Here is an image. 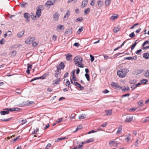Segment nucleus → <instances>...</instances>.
<instances>
[{"label":"nucleus","mask_w":149,"mask_h":149,"mask_svg":"<svg viewBox=\"0 0 149 149\" xmlns=\"http://www.w3.org/2000/svg\"><path fill=\"white\" fill-rule=\"evenodd\" d=\"M143 101L142 100H140L138 102V104L139 106L141 107L143 105Z\"/></svg>","instance_id":"e433bc0d"},{"label":"nucleus","mask_w":149,"mask_h":149,"mask_svg":"<svg viewBox=\"0 0 149 149\" xmlns=\"http://www.w3.org/2000/svg\"><path fill=\"white\" fill-rule=\"evenodd\" d=\"M149 44V41L148 40H146L145 41L142 45V46H144L146 44Z\"/></svg>","instance_id":"5fc2aeb1"},{"label":"nucleus","mask_w":149,"mask_h":149,"mask_svg":"<svg viewBox=\"0 0 149 149\" xmlns=\"http://www.w3.org/2000/svg\"><path fill=\"white\" fill-rule=\"evenodd\" d=\"M95 139L94 138H92L88 140L85 142L86 143H89L90 142H92L94 141Z\"/></svg>","instance_id":"cd10ccee"},{"label":"nucleus","mask_w":149,"mask_h":149,"mask_svg":"<svg viewBox=\"0 0 149 149\" xmlns=\"http://www.w3.org/2000/svg\"><path fill=\"white\" fill-rule=\"evenodd\" d=\"M82 125H79L77 126L75 131H74V132H77V130H79L81 129L82 128Z\"/></svg>","instance_id":"473e14b6"},{"label":"nucleus","mask_w":149,"mask_h":149,"mask_svg":"<svg viewBox=\"0 0 149 149\" xmlns=\"http://www.w3.org/2000/svg\"><path fill=\"white\" fill-rule=\"evenodd\" d=\"M90 10V9L89 8L85 9L84 11L85 15H87L89 13Z\"/></svg>","instance_id":"7c9ffc66"},{"label":"nucleus","mask_w":149,"mask_h":149,"mask_svg":"<svg viewBox=\"0 0 149 149\" xmlns=\"http://www.w3.org/2000/svg\"><path fill=\"white\" fill-rule=\"evenodd\" d=\"M149 121V117H146L143 120V122L144 123L148 122Z\"/></svg>","instance_id":"58836bf2"},{"label":"nucleus","mask_w":149,"mask_h":149,"mask_svg":"<svg viewBox=\"0 0 149 149\" xmlns=\"http://www.w3.org/2000/svg\"><path fill=\"white\" fill-rule=\"evenodd\" d=\"M83 146L82 144H79V145L78 148L79 149H82Z\"/></svg>","instance_id":"774afa93"},{"label":"nucleus","mask_w":149,"mask_h":149,"mask_svg":"<svg viewBox=\"0 0 149 149\" xmlns=\"http://www.w3.org/2000/svg\"><path fill=\"white\" fill-rule=\"evenodd\" d=\"M24 31H22L21 32L17 33V36L19 38H21L24 34Z\"/></svg>","instance_id":"b1692460"},{"label":"nucleus","mask_w":149,"mask_h":149,"mask_svg":"<svg viewBox=\"0 0 149 149\" xmlns=\"http://www.w3.org/2000/svg\"><path fill=\"white\" fill-rule=\"evenodd\" d=\"M72 33V29L68 28L67 29L65 32V34H71Z\"/></svg>","instance_id":"f8f14e48"},{"label":"nucleus","mask_w":149,"mask_h":149,"mask_svg":"<svg viewBox=\"0 0 149 149\" xmlns=\"http://www.w3.org/2000/svg\"><path fill=\"white\" fill-rule=\"evenodd\" d=\"M21 6L22 7H24L25 5H27V3L24 2H22L21 3Z\"/></svg>","instance_id":"37998d69"},{"label":"nucleus","mask_w":149,"mask_h":149,"mask_svg":"<svg viewBox=\"0 0 149 149\" xmlns=\"http://www.w3.org/2000/svg\"><path fill=\"white\" fill-rule=\"evenodd\" d=\"M12 56H15L16 54V52L15 50H13L11 52Z\"/></svg>","instance_id":"09e8293b"},{"label":"nucleus","mask_w":149,"mask_h":149,"mask_svg":"<svg viewBox=\"0 0 149 149\" xmlns=\"http://www.w3.org/2000/svg\"><path fill=\"white\" fill-rule=\"evenodd\" d=\"M83 19L82 17H81L80 18H78L76 19V21L77 22H81L83 20Z\"/></svg>","instance_id":"a18cd8bd"},{"label":"nucleus","mask_w":149,"mask_h":149,"mask_svg":"<svg viewBox=\"0 0 149 149\" xmlns=\"http://www.w3.org/2000/svg\"><path fill=\"white\" fill-rule=\"evenodd\" d=\"M142 51V50L141 49H139L137 50L136 52V53L138 54H141V52Z\"/></svg>","instance_id":"13d9d810"},{"label":"nucleus","mask_w":149,"mask_h":149,"mask_svg":"<svg viewBox=\"0 0 149 149\" xmlns=\"http://www.w3.org/2000/svg\"><path fill=\"white\" fill-rule=\"evenodd\" d=\"M57 38V37L56 36H55L54 35H53L52 36V39L54 41H55L56 40Z\"/></svg>","instance_id":"864d4df0"},{"label":"nucleus","mask_w":149,"mask_h":149,"mask_svg":"<svg viewBox=\"0 0 149 149\" xmlns=\"http://www.w3.org/2000/svg\"><path fill=\"white\" fill-rule=\"evenodd\" d=\"M11 119V118H8V119H2L1 120L3 121H5V122H7V121H9Z\"/></svg>","instance_id":"603ef678"},{"label":"nucleus","mask_w":149,"mask_h":149,"mask_svg":"<svg viewBox=\"0 0 149 149\" xmlns=\"http://www.w3.org/2000/svg\"><path fill=\"white\" fill-rule=\"evenodd\" d=\"M78 87L79 88V90H83L84 89V88L83 86H81V85L80 86H79Z\"/></svg>","instance_id":"69168bd1"},{"label":"nucleus","mask_w":149,"mask_h":149,"mask_svg":"<svg viewBox=\"0 0 149 149\" xmlns=\"http://www.w3.org/2000/svg\"><path fill=\"white\" fill-rule=\"evenodd\" d=\"M129 70L127 68H124L120 70H118L117 74L118 77L120 78L125 77L129 72Z\"/></svg>","instance_id":"f257e3e1"},{"label":"nucleus","mask_w":149,"mask_h":149,"mask_svg":"<svg viewBox=\"0 0 149 149\" xmlns=\"http://www.w3.org/2000/svg\"><path fill=\"white\" fill-rule=\"evenodd\" d=\"M29 14L28 13H25L24 14V17L26 19L27 21L29 22V20L28 19L30 18L29 16Z\"/></svg>","instance_id":"2eb2a0df"},{"label":"nucleus","mask_w":149,"mask_h":149,"mask_svg":"<svg viewBox=\"0 0 149 149\" xmlns=\"http://www.w3.org/2000/svg\"><path fill=\"white\" fill-rule=\"evenodd\" d=\"M74 61L75 65H77L80 68H84V66L82 65L81 63L82 61V59L81 57H75L74 59Z\"/></svg>","instance_id":"f03ea898"},{"label":"nucleus","mask_w":149,"mask_h":149,"mask_svg":"<svg viewBox=\"0 0 149 149\" xmlns=\"http://www.w3.org/2000/svg\"><path fill=\"white\" fill-rule=\"evenodd\" d=\"M72 55L68 53L65 54L66 58L67 60L70 61L72 60Z\"/></svg>","instance_id":"6e6552de"},{"label":"nucleus","mask_w":149,"mask_h":149,"mask_svg":"<svg viewBox=\"0 0 149 149\" xmlns=\"http://www.w3.org/2000/svg\"><path fill=\"white\" fill-rule=\"evenodd\" d=\"M6 110H8V111H14V108H7L6 109Z\"/></svg>","instance_id":"4d7b16f0"},{"label":"nucleus","mask_w":149,"mask_h":149,"mask_svg":"<svg viewBox=\"0 0 149 149\" xmlns=\"http://www.w3.org/2000/svg\"><path fill=\"white\" fill-rule=\"evenodd\" d=\"M60 70L61 69L60 68H58V67H57V70L56 71V72L58 73H60Z\"/></svg>","instance_id":"bf43d9fd"},{"label":"nucleus","mask_w":149,"mask_h":149,"mask_svg":"<svg viewBox=\"0 0 149 149\" xmlns=\"http://www.w3.org/2000/svg\"><path fill=\"white\" fill-rule=\"evenodd\" d=\"M65 137H63V138H59L58 139L56 140L55 141V142H59L60 141L62 140H64L65 139Z\"/></svg>","instance_id":"c9c22d12"},{"label":"nucleus","mask_w":149,"mask_h":149,"mask_svg":"<svg viewBox=\"0 0 149 149\" xmlns=\"http://www.w3.org/2000/svg\"><path fill=\"white\" fill-rule=\"evenodd\" d=\"M125 59L126 60H130L133 59V58L132 57H127L125 58Z\"/></svg>","instance_id":"0e129e2a"},{"label":"nucleus","mask_w":149,"mask_h":149,"mask_svg":"<svg viewBox=\"0 0 149 149\" xmlns=\"http://www.w3.org/2000/svg\"><path fill=\"white\" fill-rule=\"evenodd\" d=\"M41 13V9H40V8L37 7L36 14L38 17H39L40 16Z\"/></svg>","instance_id":"1a4fd4ad"},{"label":"nucleus","mask_w":149,"mask_h":149,"mask_svg":"<svg viewBox=\"0 0 149 149\" xmlns=\"http://www.w3.org/2000/svg\"><path fill=\"white\" fill-rule=\"evenodd\" d=\"M129 36L131 38H133L135 37V35L134 32L131 33L129 35Z\"/></svg>","instance_id":"a19ab883"},{"label":"nucleus","mask_w":149,"mask_h":149,"mask_svg":"<svg viewBox=\"0 0 149 149\" xmlns=\"http://www.w3.org/2000/svg\"><path fill=\"white\" fill-rule=\"evenodd\" d=\"M57 67L61 70L63 69L64 68L65 65L63 63L61 62Z\"/></svg>","instance_id":"9b49d317"},{"label":"nucleus","mask_w":149,"mask_h":149,"mask_svg":"<svg viewBox=\"0 0 149 149\" xmlns=\"http://www.w3.org/2000/svg\"><path fill=\"white\" fill-rule=\"evenodd\" d=\"M122 130V127L121 125H120L118 127V131L117 132V134H120L121 133Z\"/></svg>","instance_id":"5701e85b"},{"label":"nucleus","mask_w":149,"mask_h":149,"mask_svg":"<svg viewBox=\"0 0 149 149\" xmlns=\"http://www.w3.org/2000/svg\"><path fill=\"white\" fill-rule=\"evenodd\" d=\"M137 44V43L136 42H135L134 44H133L132 45V46L131 47V49L132 50L134 48V47H135V46H136V44Z\"/></svg>","instance_id":"6e6d98bb"},{"label":"nucleus","mask_w":149,"mask_h":149,"mask_svg":"<svg viewBox=\"0 0 149 149\" xmlns=\"http://www.w3.org/2000/svg\"><path fill=\"white\" fill-rule=\"evenodd\" d=\"M5 41V40L2 38L0 41V43L1 44H3L4 42Z\"/></svg>","instance_id":"e2e57ef3"},{"label":"nucleus","mask_w":149,"mask_h":149,"mask_svg":"<svg viewBox=\"0 0 149 149\" xmlns=\"http://www.w3.org/2000/svg\"><path fill=\"white\" fill-rule=\"evenodd\" d=\"M90 57L91 58V60L92 62H93L94 60V58L93 56L90 55Z\"/></svg>","instance_id":"49530a36"},{"label":"nucleus","mask_w":149,"mask_h":149,"mask_svg":"<svg viewBox=\"0 0 149 149\" xmlns=\"http://www.w3.org/2000/svg\"><path fill=\"white\" fill-rule=\"evenodd\" d=\"M70 11L68 10L65 15L64 16V19L66 20L67 19L69 16L70 15Z\"/></svg>","instance_id":"4468645a"},{"label":"nucleus","mask_w":149,"mask_h":149,"mask_svg":"<svg viewBox=\"0 0 149 149\" xmlns=\"http://www.w3.org/2000/svg\"><path fill=\"white\" fill-rule=\"evenodd\" d=\"M22 124L23 125L27 122V120L26 119H25L24 120H22Z\"/></svg>","instance_id":"680f3d73"},{"label":"nucleus","mask_w":149,"mask_h":149,"mask_svg":"<svg viewBox=\"0 0 149 149\" xmlns=\"http://www.w3.org/2000/svg\"><path fill=\"white\" fill-rule=\"evenodd\" d=\"M143 71V70L142 69H138L136 70L134 72H135V74L137 75L142 73Z\"/></svg>","instance_id":"ddd939ff"},{"label":"nucleus","mask_w":149,"mask_h":149,"mask_svg":"<svg viewBox=\"0 0 149 149\" xmlns=\"http://www.w3.org/2000/svg\"><path fill=\"white\" fill-rule=\"evenodd\" d=\"M109 92V91L107 89H105L104 91H102V93L104 94H106L108 93Z\"/></svg>","instance_id":"052dcab7"},{"label":"nucleus","mask_w":149,"mask_h":149,"mask_svg":"<svg viewBox=\"0 0 149 149\" xmlns=\"http://www.w3.org/2000/svg\"><path fill=\"white\" fill-rule=\"evenodd\" d=\"M87 3L88 0L83 1L82 3L81 6L83 8L85 7L87 5Z\"/></svg>","instance_id":"dca6fc26"},{"label":"nucleus","mask_w":149,"mask_h":149,"mask_svg":"<svg viewBox=\"0 0 149 149\" xmlns=\"http://www.w3.org/2000/svg\"><path fill=\"white\" fill-rule=\"evenodd\" d=\"M144 75L146 77H149V70H146L144 73Z\"/></svg>","instance_id":"6ab92c4d"},{"label":"nucleus","mask_w":149,"mask_h":149,"mask_svg":"<svg viewBox=\"0 0 149 149\" xmlns=\"http://www.w3.org/2000/svg\"><path fill=\"white\" fill-rule=\"evenodd\" d=\"M133 118V116H127L125 120V122L130 123L132 120Z\"/></svg>","instance_id":"423d86ee"},{"label":"nucleus","mask_w":149,"mask_h":149,"mask_svg":"<svg viewBox=\"0 0 149 149\" xmlns=\"http://www.w3.org/2000/svg\"><path fill=\"white\" fill-rule=\"evenodd\" d=\"M111 85V87L114 89L116 88L120 89V88H122V87L120 86L117 83L112 82Z\"/></svg>","instance_id":"20e7f679"},{"label":"nucleus","mask_w":149,"mask_h":149,"mask_svg":"<svg viewBox=\"0 0 149 149\" xmlns=\"http://www.w3.org/2000/svg\"><path fill=\"white\" fill-rule=\"evenodd\" d=\"M9 111L8 110L7 111H3L1 112L0 113L1 115H4L6 114H8L9 113Z\"/></svg>","instance_id":"412c9836"},{"label":"nucleus","mask_w":149,"mask_h":149,"mask_svg":"<svg viewBox=\"0 0 149 149\" xmlns=\"http://www.w3.org/2000/svg\"><path fill=\"white\" fill-rule=\"evenodd\" d=\"M118 16V14H114V15H112L110 17V19L111 20H115Z\"/></svg>","instance_id":"aec40b11"},{"label":"nucleus","mask_w":149,"mask_h":149,"mask_svg":"<svg viewBox=\"0 0 149 149\" xmlns=\"http://www.w3.org/2000/svg\"><path fill=\"white\" fill-rule=\"evenodd\" d=\"M84 28L83 27H81V28L79 29L77 31V33L78 34H79L83 30Z\"/></svg>","instance_id":"f704fd0d"},{"label":"nucleus","mask_w":149,"mask_h":149,"mask_svg":"<svg viewBox=\"0 0 149 149\" xmlns=\"http://www.w3.org/2000/svg\"><path fill=\"white\" fill-rule=\"evenodd\" d=\"M86 114H82L79 116V119H84L86 117Z\"/></svg>","instance_id":"4be33fe9"},{"label":"nucleus","mask_w":149,"mask_h":149,"mask_svg":"<svg viewBox=\"0 0 149 149\" xmlns=\"http://www.w3.org/2000/svg\"><path fill=\"white\" fill-rule=\"evenodd\" d=\"M35 40V38L34 37H29L25 41V42L27 44L29 45L32 43Z\"/></svg>","instance_id":"39448f33"},{"label":"nucleus","mask_w":149,"mask_h":149,"mask_svg":"<svg viewBox=\"0 0 149 149\" xmlns=\"http://www.w3.org/2000/svg\"><path fill=\"white\" fill-rule=\"evenodd\" d=\"M120 28L118 27H115L113 29V32L116 33L120 30Z\"/></svg>","instance_id":"2f4dec72"},{"label":"nucleus","mask_w":149,"mask_h":149,"mask_svg":"<svg viewBox=\"0 0 149 149\" xmlns=\"http://www.w3.org/2000/svg\"><path fill=\"white\" fill-rule=\"evenodd\" d=\"M123 53V52L121 53H118L115 54L113 58H116L119 55L122 54Z\"/></svg>","instance_id":"de8ad7c7"},{"label":"nucleus","mask_w":149,"mask_h":149,"mask_svg":"<svg viewBox=\"0 0 149 149\" xmlns=\"http://www.w3.org/2000/svg\"><path fill=\"white\" fill-rule=\"evenodd\" d=\"M120 89H121L122 91L123 92H125L130 90V88L128 87H127L126 88L124 87V88H123L122 87V88Z\"/></svg>","instance_id":"a878e982"},{"label":"nucleus","mask_w":149,"mask_h":149,"mask_svg":"<svg viewBox=\"0 0 149 149\" xmlns=\"http://www.w3.org/2000/svg\"><path fill=\"white\" fill-rule=\"evenodd\" d=\"M143 57L144 58L146 59L149 58V53H145L143 54Z\"/></svg>","instance_id":"a211bd4d"},{"label":"nucleus","mask_w":149,"mask_h":149,"mask_svg":"<svg viewBox=\"0 0 149 149\" xmlns=\"http://www.w3.org/2000/svg\"><path fill=\"white\" fill-rule=\"evenodd\" d=\"M59 16V15L58 13L56 12L53 15L54 19V20L55 21H58V19Z\"/></svg>","instance_id":"9d476101"},{"label":"nucleus","mask_w":149,"mask_h":149,"mask_svg":"<svg viewBox=\"0 0 149 149\" xmlns=\"http://www.w3.org/2000/svg\"><path fill=\"white\" fill-rule=\"evenodd\" d=\"M136 82V80L135 79L133 80H130L129 81V83L130 84H134Z\"/></svg>","instance_id":"79ce46f5"},{"label":"nucleus","mask_w":149,"mask_h":149,"mask_svg":"<svg viewBox=\"0 0 149 149\" xmlns=\"http://www.w3.org/2000/svg\"><path fill=\"white\" fill-rule=\"evenodd\" d=\"M111 0H105V3L106 6H109L111 3Z\"/></svg>","instance_id":"c756f323"},{"label":"nucleus","mask_w":149,"mask_h":149,"mask_svg":"<svg viewBox=\"0 0 149 149\" xmlns=\"http://www.w3.org/2000/svg\"><path fill=\"white\" fill-rule=\"evenodd\" d=\"M130 134H128L127 135V137L125 138V140L126 142H129L130 140Z\"/></svg>","instance_id":"393cba45"},{"label":"nucleus","mask_w":149,"mask_h":149,"mask_svg":"<svg viewBox=\"0 0 149 149\" xmlns=\"http://www.w3.org/2000/svg\"><path fill=\"white\" fill-rule=\"evenodd\" d=\"M34 102L33 101H27L25 102H24L21 104H19V106H30L32 104H33Z\"/></svg>","instance_id":"7ed1b4c3"},{"label":"nucleus","mask_w":149,"mask_h":149,"mask_svg":"<svg viewBox=\"0 0 149 149\" xmlns=\"http://www.w3.org/2000/svg\"><path fill=\"white\" fill-rule=\"evenodd\" d=\"M148 80L146 79H143L141 81V84H146L148 82Z\"/></svg>","instance_id":"c85d7f7f"},{"label":"nucleus","mask_w":149,"mask_h":149,"mask_svg":"<svg viewBox=\"0 0 149 149\" xmlns=\"http://www.w3.org/2000/svg\"><path fill=\"white\" fill-rule=\"evenodd\" d=\"M74 85L77 87L80 86V84L77 82H74Z\"/></svg>","instance_id":"8fccbe9b"},{"label":"nucleus","mask_w":149,"mask_h":149,"mask_svg":"<svg viewBox=\"0 0 149 149\" xmlns=\"http://www.w3.org/2000/svg\"><path fill=\"white\" fill-rule=\"evenodd\" d=\"M32 65L29 64V63L27 64V69H31L32 68Z\"/></svg>","instance_id":"3c124183"},{"label":"nucleus","mask_w":149,"mask_h":149,"mask_svg":"<svg viewBox=\"0 0 149 149\" xmlns=\"http://www.w3.org/2000/svg\"><path fill=\"white\" fill-rule=\"evenodd\" d=\"M85 76L87 80L89 81L90 80V76L89 74L88 73H86Z\"/></svg>","instance_id":"72a5a7b5"},{"label":"nucleus","mask_w":149,"mask_h":149,"mask_svg":"<svg viewBox=\"0 0 149 149\" xmlns=\"http://www.w3.org/2000/svg\"><path fill=\"white\" fill-rule=\"evenodd\" d=\"M57 28L58 29H61L62 28H63V29H64V26L63 25H58Z\"/></svg>","instance_id":"4c0bfd02"},{"label":"nucleus","mask_w":149,"mask_h":149,"mask_svg":"<svg viewBox=\"0 0 149 149\" xmlns=\"http://www.w3.org/2000/svg\"><path fill=\"white\" fill-rule=\"evenodd\" d=\"M73 45L74 46L78 47L79 45V44L78 43L76 42Z\"/></svg>","instance_id":"338daca9"},{"label":"nucleus","mask_w":149,"mask_h":149,"mask_svg":"<svg viewBox=\"0 0 149 149\" xmlns=\"http://www.w3.org/2000/svg\"><path fill=\"white\" fill-rule=\"evenodd\" d=\"M55 3V1H54L53 2H52L51 1H48L46 3L45 5L47 7H48L54 4Z\"/></svg>","instance_id":"0eeeda50"},{"label":"nucleus","mask_w":149,"mask_h":149,"mask_svg":"<svg viewBox=\"0 0 149 149\" xmlns=\"http://www.w3.org/2000/svg\"><path fill=\"white\" fill-rule=\"evenodd\" d=\"M105 113L107 116H111L112 113V110H107L105 111Z\"/></svg>","instance_id":"f3484780"},{"label":"nucleus","mask_w":149,"mask_h":149,"mask_svg":"<svg viewBox=\"0 0 149 149\" xmlns=\"http://www.w3.org/2000/svg\"><path fill=\"white\" fill-rule=\"evenodd\" d=\"M97 4L99 7H101L103 5V2L101 1H99L97 2Z\"/></svg>","instance_id":"bb28decb"},{"label":"nucleus","mask_w":149,"mask_h":149,"mask_svg":"<svg viewBox=\"0 0 149 149\" xmlns=\"http://www.w3.org/2000/svg\"><path fill=\"white\" fill-rule=\"evenodd\" d=\"M31 17L33 20H34L36 19V16L35 15L33 14V13H31Z\"/></svg>","instance_id":"ea45409f"},{"label":"nucleus","mask_w":149,"mask_h":149,"mask_svg":"<svg viewBox=\"0 0 149 149\" xmlns=\"http://www.w3.org/2000/svg\"><path fill=\"white\" fill-rule=\"evenodd\" d=\"M39 131V129L38 128H37L36 129L34 130V131H33L32 132V134H36L37 132H38Z\"/></svg>","instance_id":"c03bdc74"}]
</instances>
